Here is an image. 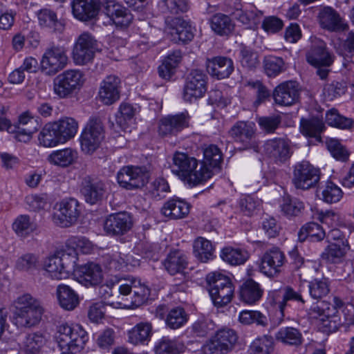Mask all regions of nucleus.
<instances>
[{"label":"nucleus","instance_id":"1","mask_svg":"<svg viewBox=\"0 0 354 354\" xmlns=\"http://www.w3.org/2000/svg\"><path fill=\"white\" fill-rule=\"evenodd\" d=\"M13 323L19 328L37 325L44 313L41 302L30 294L19 296L13 303Z\"/></svg>","mask_w":354,"mask_h":354},{"label":"nucleus","instance_id":"2","mask_svg":"<svg viewBox=\"0 0 354 354\" xmlns=\"http://www.w3.org/2000/svg\"><path fill=\"white\" fill-rule=\"evenodd\" d=\"M77 261V252L73 248H65L48 256L44 261V268L51 279H66L73 273Z\"/></svg>","mask_w":354,"mask_h":354},{"label":"nucleus","instance_id":"3","mask_svg":"<svg viewBox=\"0 0 354 354\" xmlns=\"http://www.w3.org/2000/svg\"><path fill=\"white\" fill-rule=\"evenodd\" d=\"M55 339L61 350L69 351L62 354H75L84 348L88 337L82 326L65 323L58 326Z\"/></svg>","mask_w":354,"mask_h":354},{"label":"nucleus","instance_id":"4","mask_svg":"<svg viewBox=\"0 0 354 354\" xmlns=\"http://www.w3.org/2000/svg\"><path fill=\"white\" fill-rule=\"evenodd\" d=\"M206 281L214 306L223 307L230 303L234 296V286L228 277L218 272H212L207 275Z\"/></svg>","mask_w":354,"mask_h":354},{"label":"nucleus","instance_id":"5","mask_svg":"<svg viewBox=\"0 0 354 354\" xmlns=\"http://www.w3.org/2000/svg\"><path fill=\"white\" fill-rule=\"evenodd\" d=\"M308 316L309 319L317 320L327 333L335 332L341 325L335 310L330 308V304L326 301L313 303L308 310Z\"/></svg>","mask_w":354,"mask_h":354},{"label":"nucleus","instance_id":"6","mask_svg":"<svg viewBox=\"0 0 354 354\" xmlns=\"http://www.w3.org/2000/svg\"><path fill=\"white\" fill-rule=\"evenodd\" d=\"M84 82V74L81 71L66 70L54 79V93L59 98H66L79 90L82 86Z\"/></svg>","mask_w":354,"mask_h":354},{"label":"nucleus","instance_id":"7","mask_svg":"<svg viewBox=\"0 0 354 354\" xmlns=\"http://www.w3.org/2000/svg\"><path fill=\"white\" fill-rule=\"evenodd\" d=\"M97 50V41L92 34L84 32L75 41L72 52L73 62L76 65H86L93 61Z\"/></svg>","mask_w":354,"mask_h":354},{"label":"nucleus","instance_id":"8","mask_svg":"<svg viewBox=\"0 0 354 354\" xmlns=\"http://www.w3.org/2000/svg\"><path fill=\"white\" fill-rule=\"evenodd\" d=\"M104 139V129L100 118L90 119L80 136L82 151L91 154L100 146Z\"/></svg>","mask_w":354,"mask_h":354},{"label":"nucleus","instance_id":"9","mask_svg":"<svg viewBox=\"0 0 354 354\" xmlns=\"http://www.w3.org/2000/svg\"><path fill=\"white\" fill-rule=\"evenodd\" d=\"M286 262L284 253L278 247L267 250L257 262L259 271L269 278L279 275Z\"/></svg>","mask_w":354,"mask_h":354},{"label":"nucleus","instance_id":"10","mask_svg":"<svg viewBox=\"0 0 354 354\" xmlns=\"http://www.w3.org/2000/svg\"><path fill=\"white\" fill-rule=\"evenodd\" d=\"M320 180V170L308 161L295 165L292 182L296 189L307 190L315 187Z\"/></svg>","mask_w":354,"mask_h":354},{"label":"nucleus","instance_id":"11","mask_svg":"<svg viewBox=\"0 0 354 354\" xmlns=\"http://www.w3.org/2000/svg\"><path fill=\"white\" fill-rule=\"evenodd\" d=\"M238 339L235 330L228 328L218 330L203 346L205 354H227Z\"/></svg>","mask_w":354,"mask_h":354},{"label":"nucleus","instance_id":"12","mask_svg":"<svg viewBox=\"0 0 354 354\" xmlns=\"http://www.w3.org/2000/svg\"><path fill=\"white\" fill-rule=\"evenodd\" d=\"M149 174L145 168L138 166H124L117 174L120 187L133 190L144 187L148 182Z\"/></svg>","mask_w":354,"mask_h":354},{"label":"nucleus","instance_id":"13","mask_svg":"<svg viewBox=\"0 0 354 354\" xmlns=\"http://www.w3.org/2000/svg\"><path fill=\"white\" fill-rule=\"evenodd\" d=\"M66 51L62 46H51L46 49L41 61V71L53 75L63 69L67 64Z\"/></svg>","mask_w":354,"mask_h":354},{"label":"nucleus","instance_id":"14","mask_svg":"<svg viewBox=\"0 0 354 354\" xmlns=\"http://www.w3.org/2000/svg\"><path fill=\"white\" fill-rule=\"evenodd\" d=\"M58 205L57 210L53 216V222L58 226L67 227L74 224L80 214V203L73 198L62 200Z\"/></svg>","mask_w":354,"mask_h":354},{"label":"nucleus","instance_id":"15","mask_svg":"<svg viewBox=\"0 0 354 354\" xmlns=\"http://www.w3.org/2000/svg\"><path fill=\"white\" fill-rule=\"evenodd\" d=\"M189 115L187 111L162 117L158 122V132L161 137L176 136L189 127Z\"/></svg>","mask_w":354,"mask_h":354},{"label":"nucleus","instance_id":"16","mask_svg":"<svg viewBox=\"0 0 354 354\" xmlns=\"http://www.w3.org/2000/svg\"><path fill=\"white\" fill-rule=\"evenodd\" d=\"M207 91V75L201 70H193L187 77L183 99L192 102L202 97Z\"/></svg>","mask_w":354,"mask_h":354},{"label":"nucleus","instance_id":"17","mask_svg":"<svg viewBox=\"0 0 354 354\" xmlns=\"http://www.w3.org/2000/svg\"><path fill=\"white\" fill-rule=\"evenodd\" d=\"M330 235L334 239L330 242L321 254L322 259L330 263H342L350 250L348 241L344 237L339 236L337 230H332Z\"/></svg>","mask_w":354,"mask_h":354},{"label":"nucleus","instance_id":"18","mask_svg":"<svg viewBox=\"0 0 354 354\" xmlns=\"http://www.w3.org/2000/svg\"><path fill=\"white\" fill-rule=\"evenodd\" d=\"M130 214L122 212L109 215L104 223L106 234L111 236H120L129 232L133 227Z\"/></svg>","mask_w":354,"mask_h":354},{"label":"nucleus","instance_id":"19","mask_svg":"<svg viewBox=\"0 0 354 354\" xmlns=\"http://www.w3.org/2000/svg\"><path fill=\"white\" fill-rule=\"evenodd\" d=\"M82 285L90 287L100 285L104 279L102 269L100 264L88 262L75 266L73 273Z\"/></svg>","mask_w":354,"mask_h":354},{"label":"nucleus","instance_id":"20","mask_svg":"<svg viewBox=\"0 0 354 354\" xmlns=\"http://www.w3.org/2000/svg\"><path fill=\"white\" fill-rule=\"evenodd\" d=\"M299 97L298 84L294 81H286L279 84L274 90L275 102L281 106H289L295 104Z\"/></svg>","mask_w":354,"mask_h":354},{"label":"nucleus","instance_id":"21","mask_svg":"<svg viewBox=\"0 0 354 354\" xmlns=\"http://www.w3.org/2000/svg\"><path fill=\"white\" fill-rule=\"evenodd\" d=\"M120 80L116 75H108L100 83L98 97L106 105H111L120 98Z\"/></svg>","mask_w":354,"mask_h":354},{"label":"nucleus","instance_id":"22","mask_svg":"<svg viewBox=\"0 0 354 354\" xmlns=\"http://www.w3.org/2000/svg\"><path fill=\"white\" fill-rule=\"evenodd\" d=\"M264 151L276 162H284L291 156L290 141L282 138L268 140L264 144Z\"/></svg>","mask_w":354,"mask_h":354},{"label":"nucleus","instance_id":"23","mask_svg":"<svg viewBox=\"0 0 354 354\" xmlns=\"http://www.w3.org/2000/svg\"><path fill=\"white\" fill-rule=\"evenodd\" d=\"M281 292H274V303L277 308V319L274 321V324L276 326L279 325L283 320L284 310L288 301H295L302 305L306 302L301 292L295 290L290 286H287L284 288L281 296Z\"/></svg>","mask_w":354,"mask_h":354},{"label":"nucleus","instance_id":"24","mask_svg":"<svg viewBox=\"0 0 354 354\" xmlns=\"http://www.w3.org/2000/svg\"><path fill=\"white\" fill-rule=\"evenodd\" d=\"M102 263L110 271H124L138 265V261L131 255L119 252L104 254Z\"/></svg>","mask_w":354,"mask_h":354},{"label":"nucleus","instance_id":"25","mask_svg":"<svg viewBox=\"0 0 354 354\" xmlns=\"http://www.w3.org/2000/svg\"><path fill=\"white\" fill-rule=\"evenodd\" d=\"M318 20L322 28L330 32L344 30L346 28V24L339 12L329 6L320 10Z\"/></svg>","mask_w":354,"mask_h":354},{"label":"nucleus","instance_id":"26","mask_svg":"<svg viewBox=\"0 0 354 354\" xmlns=\"http://www.w3.org/2000/svg\"><path fill=\"white\" fill-rule=\"evenodd\" d=\"M172 160V173L186 183L192 169L197 165L198 160L185 153L176 151L173 155Z\"/></svg>","mask_w":354,"mask_h":354},{"label":"nucleus","instance_id":"27","mask_svg":"<svg viewBox=\"0 0 354 354\" xmlns=\"http://www.w3.org/2000/svg\"><path fill=\"white\" fill-rule=\"evenodd\" d=\"M80 192L86 202L93 205L102 199L104 184L101 180L86 176L82 181Z\"/></svg>","mask_w":354,"mask_h":354},{"label":"nucleus","instance_id":"28","mask_svg":"<svg viewBox=\"0 0 354 354\" xmlns=\"http://www.w3.org/2000/svg\"><path fill=\"white\" fill-rule=\"evenodd\" d=\"M72 12L75 18L87 21L95 18L100 10L98 0H73Z\"/></svg>","mask_w":354,"mask_h":354},{"label":"nucleus","instance_id":"29","mask_svg":"<svg viewBox=\"0 0 354 354\" xmlns=\"http://www.w3.org/2000/svg\"><path fill=\"white\" fill-rule=\"evenodd\" d=\"M255 130L254 122L238 121L230 129L229 135L235 142L248 147L254 136Z\"/></svg>","mask_w":354,"mask_h":354},{"label":"nucleus","instance_id":"30","mask_svg":"<svg viewBox=\"0 0 354 354\" xmlns=\"http://www.w3.org/2000/svg\"><path fill=\"white\" fill-rule=\"evenodd\" d=\"M207 69L212 76L221 80L231 75L234 71V64L230 58L218 56L207 60Z\"/></svg>","mask_w":354,"mask_h":354},{"label":"nucleus","instance_id":"31","mask_svg":"<svg viewBox=\"0 0 354 354\" xmlns=\"http://www.w3.org/2000/svg\"><path fill=\"white\" fill-rule=\"evenodd\" d=\"M189 212V205L185 201L172 198L164 203L161 208V213L169 219H180L186 216Z\"/></svg>","mask_w":354,"mask_h":354},{"label":"nucleus","instance_id":"32","mask_svg":"<svg viewBox=\"0 0 354 354\" xmlns=\"http://www.w3.org/2000/svg\"><path fill=\"white\" fill-rule=\"evenodd\" d=\"M306 59L310 64L317 67L329 66L333 62L332 55L322 41H319L311 47L306 55Z\"/></svg>","mask_w":354,"mask_h":354},{"label":"nucleus","instance_id":"33","mask_svg":"<svg viewBox=\"0 0 354 354\" xmlns=\"http://www.w3.org/2000/svg\"><path fill=\"white\" fill-rule=\"evenodd\" d=\"M56 296L59 306L66 310H74L80 304L78 294L69 286L64 283L57 286Z\"/></svg>","mask_w":354,"mask_h":354},{"label":"nucleus","instance_id":"34","mask_svg":"<svg viewBox=\"0 0 354 354\" xmlns=\"http://www.w3.org/2000/svg\"><path fill=\"white\" fill-rule=\"evenodd\" d=\"M263 289L261 285L250 279L245 281L240 287L239 298L247 304H254L262 297Z\"/></svg>","mask_w":354,"mask_h":354},{"label":"nucleus","instance_id":"35","mask_svg":"<svg viewBox=\"0 0 354 354\" xmlns=\"http://www.w3.org/2000/svg\"><path fill=\"white\" fill-rule=\"evenodd\" d=\"M153 327L150 322H142L128 331V342L133 345H145L153 335Z\"/></svg>","mask_w":354,"mask_h":354},{"label":"nucleus","instance_id":"36","mask_svg":"<svg viewBox=\"0 0 354 354\" xmlns=\"http://www.w3.org/2000/svg\"><path fill=\"white\" fill-rule=\"evenodd\" d=\"M325 124L322 118L318 116L301 119V133L306 137L315 138L318 142H322L321 133L325 131Z\"/></svg>","mask_w":354,"mask_h":354},{"label":"nucleus","instance_id":"37","mask_svg":"<svg viewBox=\"0 0 354 354\" xmlns=\"http://www.w3.org/2000/svg\"><path fill=\"white\" fill-rule=\"evenodd\" d=\"M106 12L117 27L127 28L133 21V15L130 11L120 4L108 5Z\"/></svg>","mask_w":354,"mask_h":354},{"label":"nucleus","instance_id":"38","mask_svg":"<svg viewBox=\"0 0 354 354\" xmlns=\"http://www.w3.org/2000/svg\"><path fill=\"white\" fill-rule=\"evenodd\" d=\"M165 270L171 275L181 273L187 265V258L180 250L171 251L163 262Z\"/></svg>","mask_w":354,"mask_h":354},{"label":"nucleus","instance_id":"39","mask_svg":"<svg viewBox=\"0 0 354 354\" xmlns=\"http://www.w3.org/2000/svg\"><path fill=\"white\" fill-rule=\"evenodd\" d=\"M220 257L231 266H240L249 259L250 253L243 248L226 246L221 250Z\"/></svg>","mask_w":354,"mask_h":354},{"label":"nucleus","instance_id":"40","mask_svg":"<svg viewBox=\"0 0 354 354\" xmlns=\"http://www.w3.org/2000/svg\"><path fill=\"white\" fill-rule=\"evenodd\" d=\"M53 122H48L42 128L38 135V141L41 146L52 148L64 144Z\"/></svg>","mask_w":354,"mask_h":354},{"label":"nucleus","instance_id":"41","mask_svg":"<svg viewBox=\"0 0 354 354\" xmlns=\"http://www.w3.org/2000/svg\"><path fill=\"white\" fill-rule=\"evenodd\" d=\"M39 257L32 252L22 254L16 259L15 269L19 272L32 274L39 268Z\"/></svg>","mask_w":354,"mask_h":354},{"label":"nucleus","instance_id":"42","mask_svg":"<svg viewBox=\"0 0 354 354\" xmlns=\"http://www.w3.org/2000/svg\"><path fill=\"white\" fill-rule=\"evenodd\" d=\"M77 158V152L71 148H65L52 151L47 157V161L53 165L66 167L72 165Z\"/></svg>","mask_w":354,"mask_h":354},{"label":"nucleus","instance_id":"43","mask_svg":"<svg viewBox=\"0 0 354 354\" xmlns=\"http://www.w3.org/2000/svg\"><path fill=\"white\" fill-rule=\"evenodd\" d=\"M182 59L181 52L178 50L169 53L158 67V73L160 77L169 80L174 74L176 68Z\"/></svg>","mask_w":354,"mask_h":354},{"label":"nucleus","instance_id":"44","mask_svg":"<svg viewBox=\"0 0 354 354\" xmlns=\"http://www.w3.org/2000/svg\"><path fill=\"white\" fill-rule=\"evenodd\" d=\"M171 27L172 29L171 35L178 41L186 43L191 41L194 37L190 24L182 18L176 17L171 19Z\"/></svg>","mask_w":354,"mask_h":354},{"label":"nucleus","instance_id":"45","mask_svg":"<svg viewBox=\"0 0 354 354\" xmlns=\"http://www.w3.org/2000/svg\"><path fill=\"white\" fill-rule=\"evenodd\" d=\"M214 174L210 167L204 162L197 160V165L192 169L185 183L191 187L196 186L211 178Z\"/></svg>","mask_w":354,"mask_h":354},{"label":"nucleus","instance_id":"46","mask_svg":"<svg viewBox=\"0 0 354 354\" xmlns=\"http://www.w3.org/2000/svg\"><path fill=\"white\" fill-rule=\"evenodd\" d=\"M325 232L322 227L315 222L303 225L298 232V239L303 242L308 239L310 242H319L325 238Z\"/></svg>","mask_w":354,"mask_h":354},{"label":"nucleus","instance_id":"47","mask_svg":"<svg viewBox=\"0 0 354 354\" xmlns=\"http://www.w3.org/2000/svg\"><path fill=\"white\" fill-rule=\"evenodd\" d=\"M275 339L283 344L298 346L302 344L303 337L301 332L293 327L281 328L274 335Z\"/></svg>","mask_w":354,"mask_h":354},{"label":"nucleus","instance_id":"48","mask_svg":"<svg viewBox=\"0 0 354 354\" xmlns=\"http://www.w3.org/2000/svg\"><path fill=\"white\" fill-rule=\"evenodd\" d=\"M53 124L57 126L56 129L64 143L73 138L77 133L78 124L73 118H62Z\"/></svg>","mask_w":354,"mask_h":354},{"label":"nucleus","instance_id":"49","mask_svg":"<svg viewBox=\"0 0 354 354\" xmlns=\"http://www.w3.org/2000/svg\"><path fill=\"white\" fill-rule=\"evenodd\" d=\"M212 30L218 35H229L234 29V24L229 16L217 13L213 15L210 20Z\"/></svg>","mask_w":354,"mask_h":354},{"label":"nucleus","instance_id":"50","mask_svg":"<svg viewBox=\"0 0 354 354\" xmlns=\"http://www.w3.org/2000/svg\"><path fill=\"white\" fill-rule=\"evenodd\" d=\"M194 256L201 262H207L214 258V247L212 243L203 237L197 238L193 244Z\"/></svg>","mask_w":354,"mask_h":354},{"label":"nucleus","instance_id":"51","mask_svg":"<svg viewBox=\"0 0 354 354\" xmlns=\"http://www.w3.org/2000/svg\"><path fill=\"white\" fill-rule=\"evenodd\" d=\"M189 315L182 307H175L169 310L165 317L166 326L176 330L186 324Z\"/></svg>","mask_w":354,"mask_h":354},{"label":"nucleus","instance_id":"52","mask_svg":"<svg viewBox=\"0 0 354 354\" xmlns=\"http://www.w3.org/2000/svg\"><path fill=\"white\" fill-rule=\"evenodd\" d=\"M46 342V339L42 333H29L23 342V349L27 354H39Z\"/></svg>","mask_w":354,"mask_h":354},{"label":"nucleus","instance_id":"53","mask_svg":"<svg viewBox=\"0 0 354 354\" xmlns=\"http://www.w3.org/2000/svg\"><path fill=\"white\" fill-rule=\"evenodd\" d=\"M183 351V344L167 337H162L154 346L156 354H180Z\"/></svg>","mask_w":354,"mask_h":354},{"label":"nucleus","instance_id":"54","mask_svg":"<svg viewBox=\"0 0 354 354\" xmlns=\"http://www.w3.org/2000/svg\"><path fill=\"white\" fill-rule=\"evenodd\" d=\"M274 349V339L271 335H264L256 338L249 348V351L252 354H272Z\"/></svg>","mask_w":354,"mask_h":354},{"label":"nucleus","instance_id":"55","mask_svg":"<svg viewBox=\"0 0 354 354\" xmlns=\"http://www.w3.org/2000/svg\"><path fill=\"white\" fill-rule=\"evenodd\" d=\"M222 161V153L215 145H209L203 149V162L210 167L213 171H218Z\"/></svg>","mask_w":354,"mask_h":354},{"label":"nucleus","instance_id":"56","mask_svg":"<svg viewBox=\"0 0 354 354\" xmlns=\"http://www.w3.org/2000/svg\"><path fill=\"white\" fill-rule=\"evenodd\" d=\"M266 74L270 77L279 75L285 71V62L281 57L274 55L265 56L263 61Z\"/></svg>","mask_w":354,"mask_h":354},{"label":"nucleus","instance_id":"57","mask_svg":"<svg viewBox=\"0 0 354 354\" xmlns=\"http://www.w3.org/2000/svg\"><path fill=\"white\" fill-rule=\"evenodd\" d=\"M280 207L285 216L293 217L301 214L304 209V204L300 200L288 196L283 198Z\"/></svg>","mask_w":354,"mask_h":354},{"label":"nucleus","instance_id":"58","mask_svg":"<svg viewBox=\"0 0 354 354\" xmlns=\"http://www.w3.org/2000/svg\"><path fill=\"white\" fill-rule=\"evenodd\" d=\"M35 225L28 215H19L12 223V229L18 236L27 237L35 230Z\"/></svg>","mask_w":354,"mask_h":354},{"label":"nucleus","instance_id":"59","mask_svg":"<svg viewBox=\"0 0 354 354\" xmlns=\"http://www.w3.org/2000/svg\"><path fill=\"white\" fill-rule=\"evenodd\" d=\"M326 122L331 127L342 129H350L353 124L352 119L341 115L335 109H330L326 112Z\"/></svg>","mask_w":354,"mask_h":354},{"label":"nucleus","instance_id":"60","mask_svg":"<svg viewBox=\"0 0 354 354\" xmlns=\"http://www.w3.org/2000/svg\"><path fill=\"white\" fill-rule=\"evenodd\" d=\"M159 8L165 15H177L186 12L188 4L186 0H162Z\"/></svg>","mask_w":354,"mask_h":354},{"label":"nucleus","instance_id":"61","mask_svg":"<svg viewBox=\"0 0 354 354\" xmlns=\"http://www.w3.org/2000/svg\"><path fill=\"white\" fill-rule=\"evenodd\" d=\"M309 294L314 299H321L330 292L328 281L326 278L315 279L309 282Z\"/></svg>","mask_w":354,"mask_h":354},{"label":"nucleus","instance_id":"62","mask_svg":"<svg viewBox=\"0 0 354 354\" xmlns=\"http://www.w3.org/2000/svg\"><path fill=\"white\" fill-rule=\"evenodd\" d=\"M239 319L241 323L245 325L255 323L263 327L266 326L268 322L266 315L259 311L255 310H243L239 314Z\"/></svg>","mask_w":354,"mask_h":354},{"label":"nucleus","instance_id":"63","mask_svg":"<svg viewBox=\"0 0 354 354\" xmlns=\"http://www.w3.org/2000/svg\"><path fill=\"white\" fill-rule=\"evenodd\" d=\"M170 192L168 183L164 178L154 180L149 185L148 194L153 199L158 201L166 196Z\"/></svg>","mask_w":354,"mask_h":354},{"label":"nucleus","instance_id":"64","mask_svg":"<svg viewBox=\"0 0 354 354\" xmlns=\"http://www.w3.org/2000/svg\"><path fill=\"white\" fill-rule=\"evenodd\" d=\"M342 196L341 188L331 181L327 182L322 191V199L327 203H337Z\"/></svg>","mask_w":354,"mask_h":354}]
</instances>
